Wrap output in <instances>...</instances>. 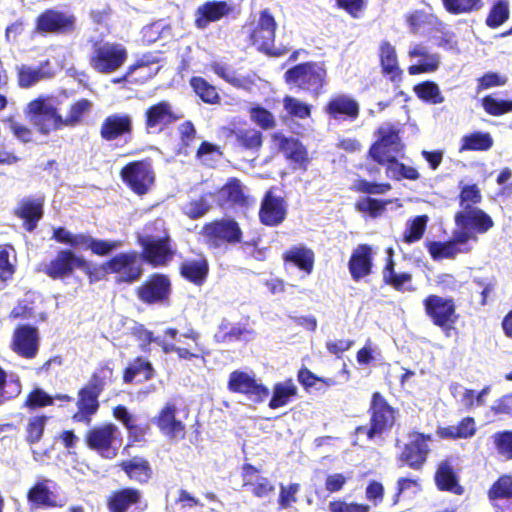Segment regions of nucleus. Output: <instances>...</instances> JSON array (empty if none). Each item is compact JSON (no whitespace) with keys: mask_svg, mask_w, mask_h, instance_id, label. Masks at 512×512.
<instances>
[{"mask_svg":"<svg viewBox=\"0 0 512 512\" xmlns=\"http://www.w3.org/2000/svg\"><path fill=\"white\" fill-rule=\"evenodd\" d=\"M426 316L446 336H450L459 319L455 300L451 297H442L436 294L427 295L422 301Z\"/></svg>","mask_w":512,"mask_h":512,"instance_id":"9d476101","label":"nucleus"},{"mask_svg":"<svg viewBox=\"0 0 512 512\" xmlns=\"http://www.w3.org/2000/svg\"><path fill=\"white\" fill-rule=\"evenodd\" d=\"M298 390L292 379L284 382L275 383L273 386L272 397L268 403L270 409H278L286 406L293 398L297 396Z\"/></svg>","mask_w":512,"mask_h":512,"instance_id":"603ef678","label":"nucleus"},{"mask_svg":"<svg viewBox=\"0 0 512 512\" xmlns=\"http://www.w3.org/2000/svg\"><path fill=\"white\" fill-rule=\"evenodd\" d=\"M102 140L111 142L133 133V119L127 113H113L105 117L100 126Z\"/></svg>","mask_w":512,"mask_h":512,"instance_id":"c85d7f7f","label":"nucleus"},{"mask_svg":"<svg viewBox=\"0 0 512 512\" xmlns=\"http://www.w3.org/2000/svg\"><path fill=\"white\" fill-rule=\"evenodd\" d=\"M391 189L392 186L388 182L377 183L364 178L356 179L351 186V190L359 194H366L367 196L356 200L354 204L355 210L368 214L372 218L381 216L386 210L389 201L372 198L369 195L385 194Z\"/></svg>","mask_w":512,"mask_h":512,"instance_id":"6e6552de","label":"nucleus"},{"mask_svg":"<svg viewBox=\"0 0 512 512\" xmlns=\"http://www.w3.org/2000/svg\"><path fill=\"white\" fill-rule=\"evenodd\" d=\"M204 243L210 249L242 242L243 232L239 223L232 218H222L205 223L200 232Z\"/></svg>","mask_w":512,"mask_h":512,"instance_id":"1a4fd4ad","label":"nucleus"},{"mask_svg":"<svg viewBox=\"0 0 512 512\" xmlns=\"http://www.w3.org/2000/svg\"><path fill=\"white\" fill-rule=\"evenodd\" d=\"M100 268L105 274L115 275V283L118 285L133 284L143 275L140 255L136 250L120 252L104 261Z\"/></svg>","mask_w":512,"mask_h":512,"instance_id":"423d86ee","label":"nucleus"},{"mask_svg":"<svg viewBox=\"0 0 512 512\" xmlns=\"http://www.w3.org/2000/svg\"><path fill=\"white\" fill-rule=\"evenodd\" d=\"M179 274L189 283L202 286L209 275V262L203 255L195 259H186L179 265Z\"/></svg>","mask_w":512,"mask_h":512,"instance_id":"a18cd8bd","label":"nucleus"},{"mask_svg":"<svg viewBox=\"0 0 512 512\" xmlns=\"http://www.w3.org/2000/svg\"><path fill=\"white\" fill-rule=\"evenodd\" d=\"M283 79L287 85L318 97L327 85V69L324 62H302L287 69Z\"/></svg>","mask_w":512,"mask_h":512,"instance_id":"f03ea898","label":"nucleus"},{"mask_svg":"<svg viewBox=\"0 0 512 512\" xmlns=\"http://www.w3.org/2000/svg\"><path fill=\"white\" fill-rule=\"evenodd\" d=\"M497 454L505 461L512 460V430L497 431L491 436Z\"/></svg>","mask_w":512,"mask_h":512,"instance_id":"774afa93","label":"nucleus"},{"mask_svg":"<svg viewBox=\"0 0 512 512\" xmlns=\"http://www.w3.org/2000/svg\"><path fill=\"white\" fill-rule=\"evenodd\" d=\"M409 441L404 444L397 455V462L400 467H409L420 471L428 460L431 449L429 443L432 441L431 434L413 431L409 434Z\"/></svg>","mask_w":512,"mask_h":512,"instance_id":"f3484780","label":"nucleus"},{"mask_svg":"<svg viewBox=\"0 0 512 512\" xmlns=\"http://www.w3.org/2000/svg\"><path fill=\"white\" fill-rule=\"evenodd\" d=\"M183 117L174 110L170 102L161 100L144 111V129L146 134H159Z\"/></svg>","mask_w":512,"mask_h":512,"instance_id":"4be33fe9","label":"nucleus"},{"mask_svg":"<svg viewBox=\"0 0 512 512\" xmlns=\"http://www.w3.org/2000/svg\"><path fill=\"white\" fill-rule=\"evenodd\" d=\"M48 479L36 481L27 491L30 510L49 509L57 506L56 495L49 487Z\"/></svg>","mask_w":512,"mask_h":512,"instance_id":"79ce46f5","label":"nucleus"},{"mask_svg":"<svg viewBox=\"0 0 512 512\" xmlns=\"http://www.w3.org/2000/svg\"><path fill=\"white\" fill-rule=\"evenodd\" d=\"M179 331L174 327H168L164 330V336L160 343L164 354L175 353L180 360H193L202 358L208 354L206 349L199 343L200 333L193 328L188 329L182 334V337L190 342L185 345H176L173 340L177 338Z\"/></svg>","mask_w":512,"mask_h":512,"instance_id":"f8f14e48","label":"nucleus"},{"mask_svg":"<svg viewBox=\"0 0 512 512\" xmlns=\"http://www.w3.org/2000/svg\"><path fill=\"white\" fill-rule=\"evenodd\" d=\"M17 84L20 88L28 89L43 79H48L52 73L46 72L42 67H31L28 65L18 66Z\"/></svg>","mask_w":512,"mask_h":512,"instance_id":"6e6d98bb","label":"nucleus"},{"mask_svg":"<svg viewBox=\"0 0 512 512\" xmlns=\"http://www.w3.org/2000/svg\"><path fill=\"white\" fill-rule=\"evenodd\" d=\"M434 482L439 491L455 495H462L464 493V487L459 482V476L451 459H444L437 464Z\"/></svg>","mask_w":512,"mask_h":512,"instance_id":"4c0bfd02","label":"nucleus"},{"mask_svg":"<svg viewBox=\"0 0 512 512\" xmlns=\"http://www.w3.org/2000/svg\"><path fill=\"white\" fill-rule=\"evenodd\" d=\"M398 413V409L393 407L381 392L375 391L371 395L368 407L369 425L357 426L354 434L365 435L367 440L381 437L395 426Z\"/></svg>","mask_w":512,"mask_h":512,"instance_id":"f257e3e1","label":"nucleus"},{"mask_svg":"<svg viewBox=\"0 0 512 512\" xmlns=\"http://www.w3.org/2000/svg\"><path fill=\"white\" fill-rule=\"evenodd\" d=\"M172 294V282L167 274L155 272L150 274L135 289L137 299L148 306L169 305Z\"/></svg>","mask_w":512,"mask_h":512,"instance_id":"dca6fc26","label":"nucleus"},{"mask_svg":"<svg viewBox=\"0 0 512 512\" xmlns=\"http://www.w3.org/2000/svg\"><path fill=\"white\" fill-rule=\"evenodd\" d=\"M121 441V432L112 422L95 425L84 435L87 448L105 459H113L117 456Z\"/></svg>","mask_w":512,"mask_h":512,"instance_id":"0eeeda50","label":"nucleus"},{"mask_svg":"<svg viewBox=\"0 0 512 512\" xmlns=\"http://www.w3.org/2000/svg\"><path fill=\"white\" fill-rule=\"evenodd\" d=\"M10 348L23 359H34L40 348L38 328L30 324L16 326L12 334Z\"/></svg>","mask_w":512,"mask_h":512,"instance_id":"5701e85b","label":"nucleus"},{"mask_svg":"<svg viewBox=\"0 0 512 512\" xmlns=\"http://www.w3.org/2000/svg\"><path fill=\"white\" fill-rule=\"evenodd\" d=\"M84 265V257L65 248L58 250L50 261L41 263L37 270L52 280H64L72 277L78 266Z\"/></svg>","mask_w":512,"mask_h":512,"instance_id":"a211bd4d","label":"nucleus"},{"mask_svg":"<svg viewBox=\"0 0 512 512\" xmlns=\"http://www.w3.org/2000/svg\"><path fill=\"white\" fill-rule=\"evenodd\" d=\"M444 9L451 15L477 12L484 7L483 0H441Z\"/></svg>","mask_w":512,"mask_h":512,"instance_id":"052dcab7","label":"nucleus"},{"mask_svg":"<svg viewBox=\"0 0 512 512\" xmlns=\"http://www.w3.org/2000/svg\"><path fill=\"white\" fill-rule=\"evenodd\" d=\"M283 108L290 118L307 119L312 114V105L291 95L283 97Z\"/></svg>","mask_w":512,"mask_h":512,"instance_id":"bf43d9fd","label":"nucleus"},{"mask_svg":"<svg viewBox=\"0 0 512 512\" xmlns=\"http://www.w3.org/2000/svg\"><path fill=\"white\" fill-rule=\"evenodd\" d=\"M427 222V215H418L409 221L403 233L402 241L407 244L419 241L426 231Z\"/></svg>","mask_w":512,"mask_h":512,"instance_id":"69168bd1","label":"nucleus"},{"mask_svg":"<svg viewBox=\"0 0 512 512\" xmlns=\"http://www.w3.org/2000/svg\"><path fill=\"white\" fill-rule=\"evenodd\" d=\"M288 204L284 197L276 195L273 189L265 192L258 212L259 221L266 227L280 226L287 218Z\"/></svg>","mask_w":512,"mask_h":512,"instance_id":"393cba45","label":"nucleus"},{"mask_svg":"<svg viewBox=\"0 0 512 512\" xmlns=\"http://www.w3.org/2000/svg\"><path fill=\"white\" fill-rule=\"evenodd\" d=\"M460 210H471L478 208L482 201V193L477 184H468L461 187L459 195Z\"/></svg>","mask_w":512,"mask_h":512,"instance_id":"0e129e2a","label":"nucleus"},{"mask_svg":"<svg viewBox=\"0 0 512 512\" xmlns=\"http://www.w3.org/2000/svg\"><path fill=\"white\" fill-rule=\"evenodd\" d=\"M378 56L381 74L392 83L399 85L403 79V70L399 66L395 47L387 40L381 41Z\"/></svg>","mask_w":512,"mask_h":512,"instance_id":"c9c22d12","label":"nucleus"},{"mask_svg":"<svg viewBox=\"0 0 512 512\" xmlns=\"http://www.w3.org/2000/svg\"><path fill=\"white\" fill-rule=\"evenodd\" d=\"M476 423L473 417L467 416L457 425H449L438 429V435L442 439H467L475 435Z\"/></svg>","mask_w":512,"mask_h":512,"instance_id":"3c124183","label":"nucleus"},{"mask_svg":"<svg viewBox=\"0 0 512 512\" xmlns=\"http://www.w3.org/2000/svg\"><path fill=\"white\" fill-rule=\"evenodd\" d=\"M127 58V49L122 44L99 39L92 42L88 62L97 73L111 74L120 69Z\"/></svg>","mask_w":512,"mask_h":512,"instance_id":"7ed1b4c3","label":"nucleus"},{"mask_svg":"<svg viewBox=\"0 0 512 512\" xmlns=\"http://www.w3.org/2000/svg\"><path fill=\"white\" fill-rule=\"evenodd\" d=\"M494 145V140L489 132L474 131L462 136L459 152L488 151Z\"/></svg>","mask_w":512,"mask_h":512,"instance_id":"8fccbe9b","label":"nucleus"},{"mask_svg":"<svg viewBox=\"0 0 512 512\" xmlns=\"http://www.w3.org/2000/svg\"><path fill=\"white\" fill-rule=\"evenodd\" d=\"M388 256L385 259V265L382 268V282L384 285L392 287L398 292L411 291L407 284L412 282V274L409 272L397 273L395 271L394 252L392 248L387 250Z\"/></svg>","mask_w":512,"mask_h":512,"instance_id":"c03bdc74","label":"nucleus"},{"mask_svg":"<svg viewBox=\"0 0 512 512\" xmlns=\"http://www.w3.org/2000/svg\"><path fill=\"white\" fill-rule=\"evenodd\" d=\"M278 23L269 8L262 9L256 25L249 34L250 43L256 47L259 52L269 57H280L284 55L287 48H276L275 39Z\"/></svg>","mask_w":512,"mask_h":512,"instance_id":"39448f33","label":"nucleus"},{"mask_svg":"<svg viewBox=\"0 0 512 512\" xmlns=\"http://www.w3.org/2000/svg\"><path fill=\"white\" fill-rule=\"evenodd\" d=\"M99 397L97 394L81 387L77 392L76 411L72 414V420L75 423L89 426L93 417L99 411Z\"/></svg>","mask_w":512,"mask_h":512,"instance_id":"e433bc0d","label":"nucleus"},{"mask_svg":"<svg viewBox=\"0 0 512 512\" xmlns=\"http://www.w3.org/2000/svg\"><path fill=\"white\" fill-rule=\"evenodd\" d=\"M260 470L251 463H244L241 467L242 486L250 490L253 496L264 498L274 492L275 487L267 477L258 476L256 481L252 477L258 475Z\"/></svg>","mask_w":512,"mask_h":512,"instance_id":"37998d69","label":"nucleus"},{"mask_svg":"<svg viewBox=\"0 0 512 512\" xmlns=\"http://www.w3.org/2000/svg\"><path fill=\"white\" fill-rule=\"evenodd\" d=\"M92 108L93 103L87 98L73 101L68 107L66 116H63L65 128H73L82 124L85 117L91 113Z\"/></svg>","mask_w":512,"mask_h":512,"instance_id":"864d4df0","label":"nucleus"},{"mask_svg":"<svg viewBox=\"0 0 512 512\" xmlns=\"http://www.w3.org/2000/svg\"><path fill=\"white\" fill-rule=\"evenodd\" d=\"M146 507L143 491L135 486L117 488L106 497L108 512H142Z\"/></svg>","mask_w":512,"mask_h":512,"instance_id":"aec40b11","label":"nucleus"},{"mask_svg":"<svg viewBox=\"0 0 512 512\" xmlns=\"http://www.w3.org/2000/svg\"><path fill=\"white\" fill-rule=\"evenodd\" d=\"M509 15L508 2L506 0H498L492 5L485 24L491 29H496L509 19Z\"/></svg>","mask_w":512,"mask_h":512,"instance_id":"338daca9","label":"nucleus"},{"mask_svg":"<svg viewBox=\"0 0 512 512\" xmlns=\"http://www.w3.org/2000/svg\"><path fill=\"white\" fill-rule=\"evenodd\" d=\"M21 390L19 378H8L7 372L0 366V405L16 398Z\"/></svg>","mask_w":512,"mask_h":512,"instance_id":"13d9d810","label":"nucleus"},{"mask_svg":"<svg viewBox=\"0 0 512 512\" xmlns=\"http://www.w3.org/2000/svg\"><path fill=\"white\" fill-rule=\"evenodd\" d=\"M122 182L135 194H146L155 183V172L151 158L134 160L120 170Z\"/></svg>","mask_w":512,"mask_h":512,"instance_id":"2eb2a0df","label":"nucleus"},{"mask_svg":"<svg viewBox=\"0 0 512 512\" xmlns=\"http://www.w3.org/2000/svg\"><path fill=\"white\" fill-rule=\"evenodd\" d=\"M413 91L420 100L427 103L441 104L444 101L438 85L430 80L416 84Z\"/></svg>","mask_w":512,"mask_h":512,"instance_id":"e2e57ef3","label":"nucleus"},{"mask_svg":"<svg viewBox=\"0 0 512 512\" xmlns=\"http://www.w3.org/2000/svg\"><path fill=\"white\" fill-rule=\"evenodd\" d=\"M272 140L287 160L295 163L303 170L307 169L310 163L308 151L298 139L276 132L272 135Z\"/></svg>","mask_w":512,"mask_h":512,"instance_id":"c756f323","label":"nucleus"},{"mask_svg":"<svg viewBox=\"0 0 512 512\" xmlns=\"http://www.w3.org/2000/svg\"><path fill=\"white\" fill-rule=\"evenodd\" d=\"M177 409L174 403H166L154 418L160 432L170 439L186 437L185 424L176 418Z\"/></svg>","mask_w":512,"mask_h":512,"instance_id":"2f4dec72","label":"nucleus"},{"mask_svg":"<svg viewBox=\"0 0 512 512\" xmlns=\"http://www.w3.org/2000/svg\"><path fill=\"white\" fill-rule=\"evenodd\" d=\"M232 12L233 7L225 0L206 1L195 11V26L205 29L210 23L218 22Z\"/></svg>","mask_w":512,"mask_h":512,"instance_id":"473e14b6","label":"nucleus"},{"mask_svg":"<svg viewBox=\"0 0 512 512\" xmlns=\"http://www.w3.org/2000/svg\"><path fill=\"white\" fill-rule=\"evenodd\" d=\"M24 114L41 135L65 128L62 114L48 97L39 96L28 102Z\"/></svg>","mask_w":512,"mask_h":512,"instance_id":"20e7f679","label":"nucleus"},{"mask_svg":"<svg viewBox=\"0 0 512 512\" xmlns=\"http://www.w3.org/2000/svg\"><path fill=\"white\" fill-rule=\"evenodd\" d=\"M218 204L221 207H248L249 196L244 192L241 181L231 177L217 192Z\"/></svg>","mask_w":512,"mask_h":512,"instance_id":"ea45409f","label":"nucleus"},{"mask_svg":"<svg viewBox=\"0 0 512 512\" xmlns=\"http://www.w3.org/2000/svg\"><path fill=\"white\" fill-rule=\"evenodd\" d=\"M377 139L369 147L367 158L379 165H385L391 157L403 155L405 144L400 137V131L395 125L379 127Z\"/></svg>","mask_w":512,"mask_h":512,"instance_id":"9b49d317","label":"nucleus"},{"mask_svg":"<svg viewBox=\"0 0 512 512\" xmlns=\"http://www.w3.org/2000/svg\"><path fill=\"white\" fill-rule=\"evenodd\" d=\"M116 380L111 360L100 363L91 373L88 382L82 387L100 396L105 388Z\"/></svg>","mask_w":512,"mask_h":512,"instance_id":"de8ad7c7","label":"nucleus"},{"mask_svg":"<svg viewBox=\"0 0 512 512\" xmlns=\"http://www.w3.org/2000/svg\"><path fill=\"white\" fill-rule=\"evenodd\" d=\"M454 230L459 236L466 237L463 241L468 245L469 241L476 242L478 235L487 233L494 227L492 217L480 208L471 210H458L454 215Z\"/></svg>","mask_w":512,"mask_h":512,"instance_id":"ddd939ff","label":"nucleus"},{"mask_svg":"<svg viewBox=\"0 0 512 512\" xmlns=\"http://www.w3.org/2000/svg\"><path fill=\"white\" fill-rule=\"evenodd\" d=\"M284 265H291L305 275H310L315 266V253L305 245H294L282 253Z\"/></svg>","mask_w":512,"mask_h":512,"instance_id":"a19ab883","label":"nucleus"},{"mask_svg":"<svg viewBox=\"0 0 512 512\" xmlns=\"http://www.w3.org/2000/svg\"><path fill=\"white\" fill-rule=\"evenodd\" d=\"M466 237L458 235L453 231L452 238L447 241H427L425 246L435 261L442 259H454L460 253H469L471 247L467 245L463 240Z\"/></svg>","mask_w":512,"mask_h":512,"instance_id":"7c9ffc66","label":"nucleus"},{"mask_svg":"<svg viewBox=\"0 0 512 512\" xmlns=\"http://www.w3.org/2000/svg\"><path fill=\"white\" fill-rule=\"evenodd\" d=\"M194 93L206 104H220L221 96L217 88L201 76H193L189 80Z\"/></svg>","mask_w":512,"mask_h":512,"instance_id":"5fc2aeb1","label":"nucleus"},{"mask_svg":"<svg viewBox=\"0 0 512 512\" xmlns=\"http://www.w3.org/2000/svg\"><path fill=\"white\" fill-rule=\"evenodd\" d=\"M487 498L495 512H512V473H503L490 485Z\"/></svg>","mask_w":512,"mask_h":512,"instance_id":"cd10ccee","label":"nucleus"},{"mask_svg":"<svg viewBox=\"0 0 512 512\" xmlns=\"http://www.w3.org/2000/svg\"><path fill=\"white\" fill-rule=\"evenodd\" d=\"M219 133L225 145L230 146L235 151L257 152L263 146L262 132L251 126H223Z\"/></svg>","mask_w":512,"mask_h":512,"instance_id":"6ab92c4d","label":"nucleus"},{"mask_svg":"<svg viewBox=\"0 0 512 512\" xmlns=\"http://www.w3.org/2000/svg\"><path fill=\"white\" fill-rule=\"evenodd\" d=\"M74 14L55 8L40 12L34 20L33 33L36 35H67L76 30Z\"/></svg>","mask_w":512,"mask_h":512,"instance_id":"4468645a","label":"nucleus"},{"mask_svg":"<svg viewBox=\"0 0 512 512\" xmlns=\"http://www.w3.org/2000/svg\"><path fill=\"white\" fill-rule=\"evenodd\" d=\"M410 58H422L423 61L418 64L410 65L408 73L410 75H418L423 73L434 72L438 69L439 58L436 54H430L425 45L422 43L415 44L409 51Z\"/></svg>","mask_w":512,"mask_h":512,"instance_id":"09e8293b","label":"nucleus"},{"mask_svg":"<svg viewBox=\"0 0 512 512\" xmlns=\"http://www.w3.org/2000/svg\"><path fill=\"white\" fill-rule=\"evenodd\" d=\"M227 389L231 393L245 395L255 404L264 402L270 394L268 387L258 382L254 375L241 370L229 374Z\"/></svg>","mask_w":512,"mask_h":512,"instance_id":"412c9836","label":"nucleus"},{"mask_svg":"<svg viewBox=\"0 0 512 512\" xmlns=\"http://www.w3.org/2000/svg\"><path fill=\"white\" fill-rule=\"evenodd\" d=\"M144 240V242L137 243L141 247L139 252L141 260L153 268L166 266L172 261L175 251L172 247L171 237L157 239V241L146 237Z\"/></svg>","mask_w":512,"mask_h":512,"instance_id":"b1692460","label":"nucleus"},{"mask_svg":"<svg viewBox=\"0 0 512 512\" xmlns=\"http://www.w3.org/2000/svg\"><path fill=\"white\" fill-rule=\"evenodd\" d=\"M323 112L337 123L354 122L360 115V104L347 94H335L327 100Z\"/></svg>","mask_w":512,"mask_h":512,"instance_id":"a878e982","label":"nucleus"},{"mask_svg":"<svg viewBox=\"0 0 512 512\" xmlns=\"http://www.w3.org/2000/svg\"><path fill=\"white\" fill-rule=\"evenodd\" d=\"M386 174L394 180L401 181L407 179L416 181L420 178V174L416 168L408 166L403 162L398 161L397 157L389 158L386 162Z\"/></svg>","mask_w":512,"mask_h":512,"instance_id":"4d7b16f0","label":"nucleus"},{"mask_svg":"<svg viewBox=\"0 0 512 512\" xmlns=\"http://www.w3.org/2000/svg\"><path fill=\"white\" fill-rule=\"evenodd\" d=\"M49 417L46 415H36L30 417L25 427V441L29 445L37 444L41 441Z\"/></svg>","mask_w":512,"mask_h":512,"instance_id":"680f3d73","label":"nucleus"},{"mask_svg":"<svg viewBox=\"0 0 512 512\" xmlns=\"http://www.w3.org/2000/svg\"><path fill=\"white\" fill-rule=\"evenodd\" d=\"M118 467L124 472L129 481L140 486L149 484L154 476L151 463L144 457L134 456L122 460L118 463Z\"/></svg>","mask_w":512,"mask_h":512,"instance_id":"72a5a7b5","label":"nucleus"},{"mask_svg":"<svg viewBox=\"0 0 512 512\" xmlns=\"http://www.w3.org/2000/svg\"><path fill=\"white\" fill-rule=\"evenodd\" d=\"M44 205L45 198L43 196L24 197L13 209V215L22 220L25 231L33 232L44 216Z\"/></svg>","mask_w":512,"mask_h":512,"instance_id":"bb28decb","label":"nucleus"},{"mask_svg":"<svg viewBox=\"0 0 512 512\" xmlns=\"http://www.w3.org/2000/svg\"><path fill=\"white\" fill-rule=\"evenodd\" d=\"M405 23L409 28V32L413 35L419 34L425 28L442 30L445 27V23L441 19L424 9H415L408 12L405 15Z\"/></svg>","mask_w":512,"mask_h":512,"instance_id":"49530a36","label":"nucleus"},{"mask_svg":"<svg viewBox=\"0 0 512 512\" xmlns=\"http://www.w3.org/2000/svg\"><path fill=\"white\" fill-rule=\"evenodd\" d=\"M156 376V370L152 362L144 356H136L131 359L122 371L124 384H142L152 380Z\"/></svg>","mask_w":512,"mask_h":512,"instance_id":"f704fd0d","label":"nucleus"},{"mask_svg":"<svg viewBox=\"0 0 512 512\" xmlns=\"http://www.w3.org/2000/svg\"><path fill=\"white\" fill-rule=\"evenodd\" d=\"M373 252L368 244H359L352 252L348 261V268L352 279L359 282L372 272Z\"/></svg>","mask_w":512,"mask_h":512,"instance_id":"58836bf2","label":"nucleus"}]
</instances>
